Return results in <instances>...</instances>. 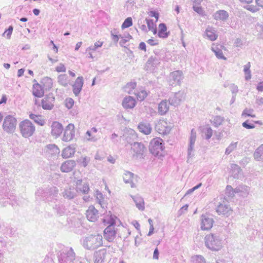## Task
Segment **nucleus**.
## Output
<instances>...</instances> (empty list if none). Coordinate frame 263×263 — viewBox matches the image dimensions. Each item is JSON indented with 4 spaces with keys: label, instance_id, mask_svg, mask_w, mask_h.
I'll return each instance as SVG.
<instances>
[{
    "label": "nucleus",
    "instance_id": "obj_1",
    "mask_svg": "<svg viewBox=\"0 0 263 263\" xmlns=\"http://www.w3.org/2000/svg\"><path fill=\"white\" fill-rule=\"evenodd\" d=\"M83 246L87 250H93L103 245V237L101 235H90L83 240Z\"/></svg>",
    "mask_w": 263,
    "mask_h": 263
},
{
    "label": "nucleus",
    "instance_id": "obj_2",
    "mask_svg": "<svg viewBox=\"0 0 263 263\" xmlns=\"http://www.w3.org/2000/svg\"><path fill=\"white\" fill-rule=\"evenodd\" d=\"M149 151L155 156L161 157L164 155V143L162 139L156 138L153 139L149 144Z\"/></svg>",
    "mask_w": 263,
    "mask_h": 263
},
{
    "label": "nucleus",
    "instance_id": "obj_3",
    "mask_svg": "<svg viewBox=\"0 0 263 263\" xmlns=\"http://www.w3.org/2000/svg\"><path fill=\"white\" fill-rule=\"evenodd\" d=\"M205 246L212 251H218L222 247L221 239L219 236L210 234L205 236L204 238Z\"/></svg>",
    "mask_w": 263,
    "mask_h": 263
},
{
    "label": "nucleus",
    "instance_id": "obj_4",
    "mask_svg": "<svg viewBox=\"0 0 263 263\" xmlns=\"http://www.w3.org/2000/svg\"><path fill=\"white\" fill-rule=\"evenodd\" d=\"M19 128L22 136L24 138L31 136L35 131L34 126L28 120H25L20 122Z\"/></svg>",
    "mask_w": 263,
    "mask_h": 263
},
{
    "label": "nucleus",
    "instance_id": "obj_5",
    "mask_svg": "<svg viewBox=\"0 0 263 263\" xmlns=\"http://www.w3.org/2000/svg\"><path fill=\"white\" fill-rule=\"evenodd\" d=\"M17 124V120L12 116H7L4 119L3 129L7 134H13L15 132Z\"/></svg>",
    "mask_w": 263,
    "mask_h": 263
},
{
    "label": "nucleus",
    "instance_id": "obj_6",
    "mask_svg": "<svg viewBox=\"0 0 263 263\" xmlns=\"http://www.w3.org/2000/svg\"><path fill=\"white\" fill-rule=\"evenodd\" d=\"M76 255L71 248L63 250L59 255V263H74Z\"/></svg>",
    "mask_w": 263,
    "mask_h": 263
},
{
    "label": "nucleus",
    "instance_id": "obj_7",
    "mask_svg": "<svg viewBox=\"0 0 263 263\" xmlns=\"http://www.w3.org/2000/svg\"><path fill=\"white\" fill-rule=\"evenodd\" d=\"M109 223V225L104 230V236L108 241L112 242L116 235V221L113 217H110Z\"/></svg>",
    "mask_w": 263,
    "mask_h": 263
},
{
    "label": "nucleus",
    "instance_id": "obj_8",
    "mask_svg": "<svg viewBox=\"0 0 263 263\" xmlns=\"http://www.w3.org/2000/svg\"><path fill=\"white\" fill-rule=\"evenodd\" d=\"M172 128L171 123L164 119H160L155 125V130L160 135H166L170 133Z\"/></svg>",
    "mask_w": 263,
    "mask_h": 263
},
{
    "label": "nucleus",
    "instance_id": "obj_9",
    "mask_svg": "<svg viewBox=\"0 0 263 263\" xmlns=\"http://www.w3.org/2000/svg\"><path fill=\"white\" fill-rule=\"evenodd\" d=\"M59 153L60 149L55 144H49L44 149V154L48 159H54Z\"/></svg>",
    "mask_w": 263,
    "mask_h": 263
},
{
    "label": "nucleus",
    "instance_id": "obj_10",
    "mask_svg": "<svg viewBox=\"0 0 263 263\" xmlns=\"http://www.w3.org/2000/svg\"><path fill=\"white\" fill-rule=\"evenodd\" d=\"M185 98V93L182 91L173 93L169 98L168 101L170 105L177 106L183 101Z\"/></svg>",
    "mask_w": 263,
    "mask_h": 263
},
{
    "label": "nucleus",
    "instance_id": "obj_11",
    "mask_svg": "<svg viewBox=\"0 0 263 263\" xmlns=\"http://www.w3.org/2000/svg\"><path fill=\"white\" fill-rule=\"evenodd\" d=\"M132 149L133 150V157L135 159L143 158V155L146 151V148L143 144L139 142H134L131 144Z\"/></svg>",
    "mask_w": 263,
    "mask_h": 263
},
{
    "label": "nucleus",
    "instance_id": "obj_12",
    "mask_svg": "<svg viewBox=\"0 0 263 263\" xmlns=\"http://www.w3.org/2000/svg\"><path fill=\"white\" fill-rule=\"evenodd\" d=\"M183 78L182 72L180 70H176L171 72L169 77V84L171 86L180 85Z\"/></svg>",
    "mask_w": 263,
    "mask_h": 263
},
{
    "label": "nucleus",
    "instance_id": "obj_13",
    "mask_svg": "<svg viewBox=\"0 0 263 263\" xmlns=\"http://www.w3.org/2000/svg\"><path fill=\"white\" fill-rule=\"evenodd\" d=\"M75 136L74 126L72 124H69L66 127L62 140L68 142L73 139Z\"/></svg>",
    "mask_w": 263,
    "mask_h": 263
},
{
    "label": "nucleus",
    "instance_id": "obj_14",
    "mask_svg": "<svg viewBox=\"0 0 263 263\" xmlns=\"http://www.w3.org/2000/svg\"><path fill=\"white\" fill-rule=\"evenodd\" d=\"M201 220V229L202 230H209L212 228L214 220L211 217L207 215H202Z\"/></svg>",
    "mask_w": 263,
    "mask_h": 263
},
{
    "label": "nucleus",
    "instance_id": "obj_15",
    "mask_svg": "<svg viewBox=\"0 0 263 263\" xmlns=\"http://www.w3.org/2000/svg\"><path fill=\"white\" fill-rule=\"evenodd\" d=\"M219 215H223L226 217L229 216L232 213V210L228 204L225 203H220L216 209Z\"/></svg>",
    "mask_w": 263,
    "mask_h": 263
},
{
    "label": "nucleus",
    "instance_id": "obj_16",
    "mask_svg": "<svg viewBox=\"0 0 263 263\" xmlns=\"http://www.w3.org/2000/svg\"><path fill=\"white\" fill-rule=\"evenodd\" d=\"M84 84L83 77H79L76 80L72 85V91L76 96H79L81 92Z\"/></svg>",
    "mask_w": 263,
    "mask_h": 263
},
{
    "label": "nucleus",
    "instance_id": "obj_17",
    "mask_svg": "<svg viewBox=\"0 0 263 263\" xmlns=\"http://www.w3.org/2000/svg\"><path fill=\"white\" fill-rule=\"evenodd\" d=\"M250 187L245 184H240L235 188L236 194L243 198L247 197L249 194Z\"/></svg>",
    "mask_w": 263,
    "mask_h": 263
},
{
    "label": "nucleus",
    "instance_id": "obj_18",
    "mask_svg": "<svg viewBox=\"0 0 263 263\" xmlns=\"http://www.w3.org/2000/svg\"><path fill=\"white\" fill-rule=\"evenodd\" d=\"M87 219L90 221H95L98 217V211L93 206H90L86 211Z\"/></svg>",
    "mask_w": 263,
    "mask_h": 263
},
{
    "label": "nucleus",
    "instance_id": "obj_19",
    "mask_svg": "<svg viewBox=\"0 0 263 263\" xmlns=\"http://www.w3.org/2000/svg\"><path fill=\"white\" fill-rule=\"evenodd\" d=\"M160 59L157 55L151 56L147 60L146 67L150 70H154L158 64H160Z\"/></svg>",
    "mask_w": 263,
    "mask_h": 263
},
{
    "label": "nucleus",
    "instance_id": "obj_20",
    "mask_svg": "<svg viewBox=\"0 0 263 263\" xmlns=\"http://www.w3.org/2000/svg\"><path fill=\"white\" fill-rule=\"evenodd\" d=\"M33 82L32 94L36 97L41 98L43 97L44 94V91L42 86L35 79L33 80Z\"/></svg>",
    "mask_w": 263,
    "mask_h": 263
},
{
    "label": "nucleus",
    "instance_id": "obj_21",
    "mask_svg": "<svg viewBox=\"0 0 263 263\" xmlns=\"http://www.w3.org/2000/svg\"><path fill=\"white\" fill-rule=\"evenodd\" d=\"M204 36L211 41H214L218 37V34L216 33V30L212 27H208L204 32Z\"/></svg>",
    "mask_w": 263,
    "mask_h": 263
},
{
    "label": "nucleus",
    "instance_id": "obj_22",
    "mask_svg": "<svg viewBox=\"0 0 263 263\" xmlns=\"http://www.w3.org/2000/svg\"><path fill=\"white\" fill-rule=\"evenodd\" d=\"M123 137L128 143H131L137 138L135 131L132 129H127L123 134Z\"/></svg>",
    "mask_w": 263,
    "mask_h": 263
},
{
    "label": "nucleus",
    "instance_id": "obj_23",
    "mask_svg": "<svg viewBox=\"0 0 263 263\" xmlns=\"http://www.w3.org/2000/svg\"><path fill=\"white\" fill-rule=\"evenodd\" d=\"M63 130L62 124L58 122H53L51 125V134L56 138L60 136Z\"/></svg>",
    "mask_w": 263,
    "mask_h": 263
},
{
    "label": "nucleus",
    "instance_id": "obj_24",
    "mask_svg": "<svg viewBox=\"0 0 263 263\" xmlns=\"http://www.w3.org/2000/svg\"><path fill=\"white\" fill-rule=\"evenodd\" d=\"M196 140V133L194 129H192L191 132L190 137V143L187 149L188 156H191L192 153L194 150V144Z\"/></svg>",
    "mask_w": 263,
    "mask_h": 263
},
{
    "label": "nucleus",
    "instance_id": "obj_25",
    "mask_svg": "<svg viewBox=\"0 0 263 263\" xmlns=\"http://www.w3.org/2000/svg\"><path fill=\"white\" fill-rule=\"evenodd\" d=\"M223 48V46L220 45H213L211 48V50L215 53L216 57L218 59H221L223 60H226L227 58L223 55V52L222 51V48Z\"/></svg>",
    "mask_w": 263,
    "mask_h": 263
},
{
    "label": "nucleus",
    "instance_id": "obj_26",
    "mask_svg": "<svg viewBox=\"0 0 263 263\" xmlns=\"http://www.w3.org/2000/svg\"><path fill=\"white\" fill-rule=\"evenodd\" d=\"M136 100L130 96L124 98L122 102V106L125 109L133 108L136 105Z\"/></svg>",
    "mask_w": 263,
    "mask_h": 263
},
{
    "label": "nucleus",
    "instance_id": "obj_27",
    "mask_svg": "<svg viewBox=\"0 0 263 263\" xmlns=\"http://www.w3.org/2000/svg\"><path fill=\"white\" fill-rule=\"evenodd\" d=\"M106 255L105 250H100L94 253V263H103Z\"/></svg>",
    "mask_w": 263,
    "mask_h": 263
},
{
    "label": "nucleus",
    "instance_id": "obj_28",
    "mask_svg": "<svg viewBox=\"0 0 263 263\" xmlns=\"http://www.w3.org/2000/svg\"><path fill=\"white\" fill-rule=\"evenodd\" d=\"M230 174L235 179H239L242 176V172L238 165H231Z\"/></svg>",
    "mask_w": 263,
    "mask_h": 263
},
{
    "label": "nucleus",
    "instance_id": "obj_29",
    "mask_svg": "<svg viewBox=\"0 0 263 263\" xmlns=\"http://www.w3.org/2000/svg\"><path fill=\"white\" fill-rule=\"evenodd\" d=\"M201 136L206 140H209L213 135V130L209 125L201 127Z\"/></svg>",
    "mask_w": 263,
    "mask_h": 263
},
{
    "label": "nucleus",
    "instance_id": "obj_30",
    "mask_svg": "<svg viewBox=\"0 0 263 263\" xmlns=\"http://www.w3.org/2000/svg\"><path fill=\"white\" fill-rule=\"evenodd\" d=\"M78 192L74 187H70L65 190L63 193L64 197L68 199H72L76 197Z\"/></svg>",
    "mask_w": 263,
    "mask_h": 263
},
{
    "label": "nucleus",
    "instance_id": "obj_31",
    "mask_svg": "<svg viewBox=\"0 0 263 263\" xmlns=\"http://www.w3.org/2000/svg\"><path fill=\"white\" fill-rule=\"evenodd\" d=\"M213 16L216 20L224 21L229 17V13L225 10H220L217 11Z\"/></svg>",
    "mask_w": 263,
    "mask_h": 263
},
{
    "label": "nucleus",
    "instance_id": "obj_32",
    "mask_svg": "<svg viewBox=\"0 0 263 263\" xmlns=\"http://www.w3.org/2000/svg\"><path fill=\"white\" fill-rule=\"evenodd\" d=\"M75 152V147L73 146H69L63 150L62 156L64 158H68L73 156Z\"/></svg>",
    "mask_w": 263,
    "mask_h": 263
},
{
    "label": "nucleus",
    "instance_id": "obj_33",
    "mask_svg": "<svg viewBox=\"0 0 263 263\" xmlns=\"http://www.w3.org/2000/svg\"><path fill=\"white\" fill-rule=\"evenodd\" d=\"M131 197L134 200L137 208L141 211H143L144 210V202L143 198L139 195L131 196Z\"/></svg>",
    "mask_w": 263,
    "mask_h": 263
},
{
    "label": "nucleus",
    "instance_id": "obj_34",
    "mask_svg": "<svg viewBox=\"0 0 263 263\" xmlns=\"http://www.w3.org/2000/svg\"><path fill=\"white\" fill-rule=\"evenodd\" d=\"M253 157L256 161L263 162V144L255 149Z\"/></svg>",
    "mask_w": 263,
    "mask_h": 263
},
{
    "label": "nucleus",
    "instance_id": "obj_35",
    "mask_svg": "<svg viewBox=\"0 0 263 263\" xmlns=\"http://www.w3.org/2000/svg\"><path fill=\"white\" fill-rule=\"evenodd\" d=\"M169 109V106L166 100H162L158 105V112L161 115H165Z\"/></svg>",
    "mask_w": 263,
    "mask_h": 263
},
{
    "label": "nucleus",
    "instance_id": "obj_36",
    "mask_svg": "<svg viewBox=\"0 0 263 263\" xmlns=\"http://www.w3.org/2000/svg\"><path fill=\"white\" fill-rule=\"evenodd\" d=\"M138 128L140 132L148 135L151 133L152 127L149 123H140L138 125Z\"/></svg>",
    "mask_w": 263,
    "mask_h": 263
},
{
    "label": "nucleus",
    "instance_id": "obj_37",
    "mask_svg": "<svg viewBox=\"0 0 263 263\" xmlns=\"http://www.w3.org/2000/svg\"><path fill=\"white\" fill-rule=\"evenodd\" d=\"M159 30L158 33L159 37L161 38H166L169 35V32H166L167 28L166 26L164 23H161L159 25Z\"/></svg>",
    "mask_w": 263,
    "mask_h": 263
},
{
    "label": "nucleus",
    "instance_id": "obj_38",
    "mask_svg": "<svg viewBox=\"0 0 263 263\" xmlns=\"http://www.w3.org/2000/svg\"><path fill=\"white\" fill-rule=\"evenodd\" d=\"M134 174L130 172H126L124 173L123 176V180L125 183H130V186L132 187H135V184L133 182V179L134 178Z\"/></svg>",
    "mask_w": 263,
    "mask_h": 263
},
{
    "label": "nucleus",
    "instance_id": "obj_39",
    "mask_svg": "<svg viewBox=\"0 0 263 263\" xmlns=\"http://www.w3.org/2000/svg\"><path fill=\"white\" fill-rule=\"evenodd\" d=\"M58 82L62 86L66 87L69 83L68 77L66 74H60L58 77Z\"/></svg>",
    "mask_w": 263,
    "mask_h": 263
},
{
    "label": "nucleus",
    "instance_id": "obj_40",
    "mask_svg": "<svg viewBox=\"0 0 263 263\" xmlns=\"http://www.w3.org/2000/svg\"><path fill=\"white\" fill-rule=\"evenodd\" d=\"M59 191L55 186L51 187L46 193L47 198L53 199L57 197Z\"/></svg>",
    "mask_w": 263,
    "mask_h": 263
},
{
    "label": "nucleus",
    "instance_id": "obj_41",
    "mask_svg": "<svg viewBox=\"0 0 263 263\" xmlns=\"http://www.w3.org/2000/svg\"><path fill=\"white\" fill-rule=\"evenodd\" d=\"M29 117L31 119L33 120L35 123H37L40 125H44L45 123V120L43 119L41 116L31 114L29 115Z\"/></svg>",
    "mask_w": 263,
    "mask_h": 263
},
{
    "label": "nucleus",
    "instance_id": "obj_42",
    "mask_svg": "<svg viewBox=\"0 0 263 263\" xmlns=\"http://www.w3.org/2000/svg\"><path fill=\"white\" fill-rule=\"evenodd\" d=\"M224 120V118L223 117L220 116H216L213 118L211 122L215 127H218L219 126L222 125Z\"/></svg>",
    "mask_w": 263,
    "mask_h": 263
},
{
    "label": "nucleus",
    "instance_id": "obj_43",
    "mask_svg": "<svg viewBox=\"0 0 263 263\" xmlns=\"http://www.w3.org/2000/svg\"><path fill=\"white\" fill-rule=\"evenodd\" d=\"M250 63L248 62L247 64L243 66V71L245 74V80L248 81L251 78V73L250 70Z\"/></svg>",
    "mask_w": 263,
    "mask_h": 263
},
{
    "label": "nucleus",
    "instance_id": "obj_44",
    "mask_svg": "<svg viewBox=\"0 0 263 263\" xmlns=\"http://www.w3.org/2000/svg\"><path fill=\"white\" fill-rule=\"evenodd\" d=\"M235 189H234L231 185H227L226 189L225 194L229 198L231 199L235 196Z\"/></svg>",
    "mask_w": 263,
    "mask_h": 263
},
{
    "label": "nucleus",
    "instance_id": "obj_45",
    "mask_svg": "<svg viewBox=\"0 0 263 263\" xmlns=\"http://www.w3.org/2000/svg\"><path fill=\"white\" fill-rule=\"evenodd\" d=\"M53 209L56 212L57 214L61 216L65 213V208L64 206L60 204H56L54 206H53Z\"/></svg>",
    "mask_w": 263,
    "mask_h": 263
},
{
    "label": "nucleus",
    "instance_id": "obj_46",
    "mask_svg": "<svg viewBox=\"0 0 263 263\" xmlns=\"http://www.w3.org/2000/svg\"><path fill=\"white\" fill-rule=\"evenodd\" d=\"M42 106L44 109L51 110L53 105L51 102L49 101L47 99L44 98L42 101Z\"/></svg>",
    "mask_w": 263,
    "mask_h": 263
},
{
    "label": "nucleus",
    "instance_id": "obj_47",
    "mask_svg": "<svg viewBox=\"0 0 263 263\" xmlns=\"http://www.w3.org/2000/svg\"><path fill=\"white\" fill-rule=\"evenodd\" d=\"M103 44V42L98 41L95 43L93 46H91L86 49V52L89 51H94L97 50L99 48L101 47Z\"/></svg>",
    "mask_w": 263,
    "mask_h": 263
},
{
    "label": "nucleus",
    "instance_id": "obj_48",
    "mask_svg": "<svg viewBox=\"0 0 263 263\" xmlns=\"http://www.w3.org/2000/svg\"><path fill=\"white\" fill-rule=\"evenodd\" d=\"M237 142H232L226 148L225 154L229 155L233 151H234L237 147Z\"/></svg>",
    "mask_w": 263,
    "mask_h": 263
},
{
    "label": "nucleus",
    "instance_id": "obj_49",
    "mask_svg": "<svg viewBox=\"0 0 263 263\" xmlns=\"http://www.w3.org/2000/svg\"><path fill=\"white\" fill-rule=\"evenodd\" d=\"M89 191V185L87 183H84L81 187H78V192H80L83 194H87Z\"/></svg>",
    "mask_w": 263,
    "mask_h": 263
},
{
    "label": "nucleus",
    "instance_id": "obj_50",
    "mask_svg": "<svg viewBox=\"0 0 263 263\" xmlns=\"http://www.w3.org/2000/svg\"><path fill=\"white\" fill-rule=\"evenodd\" d=\"M137 99L140 101H143L147 96V93L145 90H141L137 93H135Z\"/></svg>",
    "mask_w": 263,
    "mask_h": 263
},
{
    "label": "nucleus",
    "instance_id": "obj_51",
    "mask_svg": "<svg viewBox=\"0 0 263 263\" xmlns=\"http://www.w3.org/2000/svg\"><path fill=\"white\" fill-rule=\"evenodd\" d=\"M253 112V110L252 109L246 108L245 109L243 110V111L241 114V116H242V117H255V115L252 114Z\"/></svg>",
    "mask_w": 263,
    "mask_h": 263
},
{
    "label": "nucleus",
    "instance_id": "obj_52",
    "mask_svg": "<svg viewBox=\"0 0 263 263\" xmlns=\"http://www.w3.org/2000/svg\"><path fill=\"white\" fill-rule=\"evenodd\" d=\"M133 25L132 19L129 17L125 19L122 25V28L124 29L130 27Z\"/></svg>",
    "mask_w": 263,
    "mask_h": 263
},
{
    "label": "nucleus",
    "instance_id": "obj_53",
    "mask_svg": "<svg viewBox=\"0 0 263 263\" xmlns=\"http://www.w3.org/2000/svg\"><path fill=\"white\" fill-rule=\"evenodd\" d=\"M192 258L194 263H205L204 258L201 255H197Z\"/></svg>",
    "mask_w": 263,
    "mask_h": 263
},
{
    "label": "nucleus",
    "instance_id": "obj_54",
    "mask_svg": "<svg viewBox=\"0 0 263 263\" xmlns=\"http://www.w3.org/2000/svg\"><path fill=\"white\" fill-rule=\"evenodd\" d=\"M73 165H61L60 169L62 172L68 173L73 169Z\"/></svg>",
    "mask_w": 263,
    "mask_h": 263
},
{
    "label": "nucleus",
    "instance_id": "obj_55",
    "mask_svg": "<svg viewBox=\"0 0 263 263\" xmlns=\"http://www.w3.org/2000/svg\"><path fill=\"white\" fill-rule=\"evenodd\" d=\"M74 104V101L71 98H68L65 100V106L68 109H70L72 107Z\"/></svg>",
    "mask_w": 263,
    "mask_h": 263
},
{
    "label": "nucleus",
    "instance_id": "obj_56",
    "mask_svg": "<svg viewBox=\"0 0 263 263\" xmlns=\"http://www.w3.org/2000/svg\"><path fill=\"white\" fill-rule=\"evenodd\" d=\"M242 125L243 127L247 129H253L255 128V125L254 124L249 122V120H247L246 121L242 123Z\"/></svg>",
    "mask_w": 263,
    "mask_h": 263
},
{
    "label": "nucleus",
    "instance_id": "obj_57",
    "mask_svg": "<svg viewBox=\"0 0 263 263\" xmlns=\"http://www.w3.org/2000/svg\"><path fill=\"white\" fill-rule=\"evenodd\" d=\"M245 8L253 13L256 12L259 10L257 6L252 5H248L245 7Z\"/></svg>",
    "mask_w": 263,
    "mask_h": 263
},
{
    "label": "nucleus",
    "instance_id": "obj_58",
    "mask_svg": "<svg viewBox=\"0 0 263 263\" xmlns=\"http://www.w3.org/2000/svg\"><path fill=\"white\" fill-rule=\"evenodd\" d=\"M12 31L13 27L12 26H10L8 29L4 32V33H3V35L5 36V35H6L7 39H9L11 37Z\"/></svg>",
    "mask_w": 263,
    "mask_h": 263
},
{
    "label": "nucleus",
    "instance_id": "obj_59",
    "mask_svg": "<svg viewBox=\"0 0 263 263\" xmlns=\"http://www.w3.org/2000/svg\"><path fill=\"white\" fill-rule=\"evenodd\" d=\"M146 24L148 28V30H153L154 27H156V25L154 24L153 20L150 19H146Z\"/></svg>",
    "mask_w": 263,
    "mask_h": 263
},
{
    "label": "nucleus",
    "instance_id": "obj_60",
    "mask_svg": "<svg viewBox=\"0 0 263 263\" xmlns=\"http://www.w3.org/2000/svg\"><path fill=\"white\" fill-rule=\"evenodd\" d=\"M136 87V83H128L126 86L125 87L124 89H125V91L127 92L128 93H130V90H128L127 89L128 88H130L133 89H135Z\"/></svg>",
    "mask_w": 263,
    "mask_h": 263
},
{
    "label": "nucleus",
    "instance_id": "obj_61",
    "mask_svg": "<svg viewBox=\"0 0 263 263\" xmlns=\"http://www.w3.org/2000/svg\"><path fill=\"white\" fill-rule=\"evenodd\" d=\"M130 39H132V36L129 34H128L127 36L125 38L121 37V40L120 41V45L121 46H124V44L128 42Z\"/></svg>",
    "mask_w": 263,
    "mask_h": 263
},
{
    "label": "nucleus",
    "instance_id": "obj_62",
    "mask_svg": "<svg viewBox=\"0 0 263 263\" xmlns=\"http://www.w3.org/2000/svg\"><path fill=\"white\" fill-rule=\"evenodd\" d=\"M55 70L58 72H65L66 71V67L63 64H60L57 67L55 68Z\"/></svg>",
    "mask_w": 263,
    "mask_h": 263
},
{
    "label": "nucleus",
    "instance_id": "obj_63",
    "mask_svg": "<svg viewBox=\"0 0 263 263\" xmlns=\"http://www.w3.org/2000/svg\"><path fill=\"white\" fill-rule=\"evenodd\" d=\"M43 81L47 83V86L48 87V88H50L52 87V80L51 78H48V77L45 78L44 79H43Z\"/></svg>",
    "mask_w": 263,
    "mask_h": 263
},
{
    "label": "nucleus",
    "instance_id": "obj_64",
    "mask_svg": "<svg viewBox=\"0 0 263 263\" xmlns=\"http://www.w3.org/2000/svg\"><path fill=\"white\" fill-rule=\"evenodd\" d=\"M230 88L233 95L236 96V94L238 91V87L234 84H232L230 86Z\"/></svg>",
    "mask_w": 263,
    "mask_h": 263
}]
</instances>
